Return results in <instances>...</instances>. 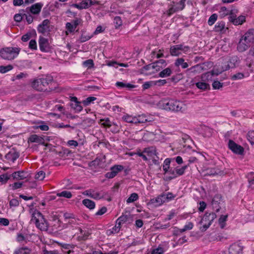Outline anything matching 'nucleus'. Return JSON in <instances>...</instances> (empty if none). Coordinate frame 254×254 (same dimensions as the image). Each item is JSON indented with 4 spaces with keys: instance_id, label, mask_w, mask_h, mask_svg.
I'll use <instances>...</instances> for the list:
<instances>
[{
    "instance_id": "f03ea898",
    "label": "nucleus",
    "mask_w": 254,
    "mask_h": 254,
    "mask_svg": "<svg viewBox=\"0 0 254 254\" xmlns=\"http://www.w3.org/2000/svg\"><path fill=\"white\" fill-rule=\"evenodd\" d=\"M162 106L166 110L174 112L184 113L187 111V106L184 103L173 99L165 100Z\"/></svg>"
},
{
    "instance_id": "13d9d810",
    "label": "nucleus",
    "mask_w": 254,
    "mask_h": 254,
    "mask_svg": "<svg viewBox=\"0 0 254 254\" xmlns=\"http://www.w3.org/2000/svg\"><path fill=\"white\" fill-rule=\"evenodd\" d=\"M102 161L101 159L98 157H97L96 158V159L94 160H93L92 161L90 162L89 163V166L90 167H92V166H99L101 163V162Z\"/></svg>"
},
{
    "instance_id": "e433bc0d",
    "label": "nucleus",
    "mask_w": 254,
    "mask_h": 254,
    "mask_svg": "<svg viewBox=\"0 0 254 254\" xmlns=\"http://www.w3.org/2000/svg\"><path fill=\"white\" fill-rule=\"evenodd\" d=\"M228 218V215H221L219 218L218 222L221 228L223 229L226 225V221Z\"/></svg>"
},
{
    "instance_id": "e2e57ef3",
    "label": "nucleus",
    "mask_w": 254,
    "mask_h": 254,
    "mask_svg": "<svg viewBox=\"0 0 254 254\" xmlns=\"http://www.w3.org/2000/svg\"><path fill=\"white\" fill-rule=\"evenodd\" d=\"M164 252V249L162 247L159 246L157 248L152 251L151 254H163Z\"/></svg>"
},
{
    "instance_id": "473e14b6",
    "label": "nucleus",
    "mask_w": 254,
    "mask_h": 254,
    "mask_svg": "<svg viewBox=\"0 0 254 254\" xmlns=\"http://www.w3.org/2000/svg\"><path fill=\"white\" fill-rule=\"evenodd\" d=\"M81 104V102L79 101H78V103H72L70 104V107L75 111V112L79 113L83 110V107Z\"/></svg>"
},
{
    "instance_id": "864d4df0",
    "label": "nucleus",
    "mask_w": 254,
    "mask_h": 254,
    "mask_svg": "<svg viewBox=\"0 0 254 254\" xmlns=\"http://www.w3.org/2000/svg\"><path fill=\"white\" fill-rule=\"evenodd\" d=\"M212 87L214 90L219 89L223 86V83L218 80H215L212 83Z\"/></svg>"
},
{
    "instance_id": "6e6d98bb",
    "label": "nucleus",
    "mask_w": 254,
    "mask_h": 254,
    "mask_svg": "<svg viewBox=\"0 0 254 254\" xmlns=\"http://www.w3.org/2000/svg\"><path fill=\"white\" fill-rule=\"evenodd\" d=\"M124 167L122 165H114L111 168L110 170H112V171L115 172L116 175L120 172L123 170Z\"/></svg>"
},
{
    "instance_id": "f704fd0d",
    "label": "nucleus",
    "mask_w": 254,
    "mask_h": 254,
    "mask_svg": "<svg viewBox=\"0 0 254 254\" xmlns=\"http://www.w3.org/2000/svg\"><path fill=\"white\" fill-rule=\"evenodd\" d=\"M209 176L221 175L223 174V171L220 170L217 168L210 169L207 173Z\"/></svg>"
},
{
    "instance_id": "cd10ccee",
    "label": "nucleus",
    "mask_w": 254,
    "mask_h": 254,
    "mask_svg": "<svg viewBox=\"0 0 254 254\" xmlns=\"http://www.w3.org/2000/svg\"><path fill=\"white\" fill-rule=\"evenodd\" d=\"M175 65L176 66H179L181 65L183 68H186L189 66L187 63L185 62V60L183 58H178L175 62Z\"/></svg>"
},
{
    "instance_id": "774afa93",
    "label": "nucleus",
    "mask_w": 254,
    "mask_h": 254,
    "mask_svg": "<svg viewBox=\"0 0 254 254\" xmlns=\"http://www.w3.org/2000/svg\"><path fill=\"white\" fill-rule=\"evenodd\" d=\"M23 17L24 16H23L21 14L17 13L14 15L13 18L15 21L20 22L22 21Z\"/></svg>"
},
{
    "instance_id": "58836bf2",
    "label": "nucleus",
    "mask_w": 254,
    "mask_h": 254,
    "mask_svg": "<svg viewBox=\"0 0 254 254\" xmlns=\"http://www.w3.org/2000/svg\"><path fill=\"white\" fill-rule=\"evenodd\" d=\"M138 199V195L136 193H132L127 200V203L133 202Z\"/></svg>"
},
{
    "instance_id": "a211bd4d",
    "label": "nucleus",
    "mask_w": 254,
    "mask_h": 254,
    "mask_svg": "<svg viewBox=\"0 0 254 254\" xmlns=\"http://www.w3.org/2000/svg\"><path fill=\"white\" fill-rule=\"evenodd\" d=\"M242 37L252 44L254 42V29H249Z\"/></svg>"
},
{
    "instance_id": "72a5a7b5",
    "label": "nucleus",
    "mask_w": 254,
    "mask_h": 254,
    "mask_svg": "<svg viewBox=\"0 0 254 254\" xmlns=\"http://www.w3.org/2000/svg\"><path fill=\"white\" fill-rule=\"evenodd\" d=\"M169 174L171 175L169 176H166L164 180L166 181H170L178 177L176 173H175V169L174 170L170 169L169 171Z\"/></svg>"
},
{
    "instance_id": "c756f323",
    "label": "nucleus",
    "mask_w": 254,
    "mask_h": 254,
    "mask_svg": "<svg viewBox=\"0 0 254 254\" xmlns=\"http://www.w3.org/2000/svg\"><path fill=\"white\" fill-rule=\"evenodd\" d=\"M160 195L158 196L155 198H153L150 200V204H153L155 206H160L163 203V200L161 199Z\"/></svg>"
},
{
    "instance_id": "052dcab7",
    "label": "nucleus",
    "mask_w": 254,
    "mask_h": 254,
    "mask_svg": "<svg viewBox=\"0 0 254 254\" xmlns=\"http://www.w3.org/2000/svg\"><path fill=\"white\" fill-rule=\"evenodd\" d=\"M170 226V223H167L165 224H161L160 223H156V229L157 230L159 229H165Z\"/></svg>"
},
{
    "instance_id": "4be33fe9",
    "label": "nucleus",
    "mask_w": 254,
    "mask_h": 254,
    "mask_svg": "<svg viewBox=\"0 0 254 254\" xmlns=\"http://www.w3.org/2000/svg\"><path fill=\"white\" fill-rule=\"evenodd\" d=\"M195 85L197 88L202 91H206L210 89V85L206 81H203L201 80L200 81L195 83Z\"/></svg>"
},
{
    "instance_id": "de8ad7c7",
    "label": "nucleus",
    "mask_w": 254,
    "mask_h": 254,
    "mask_svg": "<svg viewBox=\"0 0 254 254\" xmlns=\"http://www.w3.org/2000/svg\"><path fill=\"white\" fill-rule=\"evenodd\" d=\"M245 77L244 74L242 72H238L231 76V79L232 80H237L243 79Z\"/></svg>"
},
{
    "instance_id": "09e8293b",
    "label": "nucleus",
    "mask_w": 254,
    "mask_h": 254,
    "mask_svg": "<svg viewBox=\"0 0 254 254\" xmlns=\"http://www.w3.org/2000/svg\"><path fill=\"white\" fill-rule=\"evenodd\" d=\"M204 64H196L194 66H193L192 67H191L190 68H189L188 70H190L192 72H193V71H198V70H199L200 69H204Z\"/></svg>"
},
{
    "instance_id": "412c9836",
    "label": "nucleus",
    "mask_w": 254,
    "mask_h": 254,
    "mask_svg": "<svg viewBox=\"0 0 254 254\" xmlns=\"http://www.w3.org/2000/svg\"><path fill=\"white\" fill-rule=\"evenodd\" d=\"M181 46L180 45H176L174 46H171L170 48V54L172 56H179L182 53L181 52Z\"/></svg>"
},
{
    "instance_id": "c85d7f7f",
    "label": "nucleus",
    "mask_w": 254,
    "mask_h": 254,
    "mask_svg": "<svg viewBox=\"0 0 254 254\" xmlns=\"http://www.w3.org/2000/svg\"><path fill=\"white\" fill-rule=\"evenodd\" d=\"M193 227V224L192 222H188L186 225H185L183 228L182 229H178L176 228L174 232H184L187 230H190L192 229Z\"/></svg>"
},
{
    "instance_id": "f257e3e1",
    "label": "nucleus",
    "mask_w": 254,
    "mask_h": 254,
    "mask_svg": "<svg viewBox=\"0 0 254 254\" xmlns=\"http://www.w3.org/2000/svg\"><path fill=\"white\" fill-rule=\"evenodd\" d=\"M238 10L236 9H228L225 6H222L219 11V15L221 18H223L229 15V21L235 25H242L246 21L245 16L240 15L237 17L236 13Z\"/></svg>"
},
{
    "instance_id": "8fccbe9b",
    "label": "nucleus",
    "mask_w": 254,
    "mask_h": 254,
    "mask_svg": "<svg viewBox=\"0 0 254 254\" xmlns=\"http://www.w3.org/2000/svg\"><path fill=\"white\" fill-rule=\"evenodd\" d=\"M83 65L84 67H87L88 68H90L94 66L93 61L91 59L86 60L85 61L83 62Z\"/></svg>"
},
{
    "instance_id": "9b49d317",
    "label": "nucleus",
    "mask_w": 254,
    "mask_h": 254,
    "mask_svg": "<svg viewBox=\"0 0 254 254\" xmlns=\"http://www.w3.org/2000/svg\"><path fill=\"white\" fill-rule=\"evenodd\" d=\"M39 48L41 52H48L49 50V43L48 39L42 36L39 37Z\"/></svg>"
},
{
    "instance_id": "bb28decb",
    "label": "nucleus",
    "mask_w": 254,
    "mask_h": 254,
    "mask_svg": "<svg viewBox=\"0 0 254 254\" xmlns=\"http://www.w3.org/2000/svg\"><path fill=\"white\" fill-rule=\"evenodd\" d=\"M83 204L90 209H93L95 207V202L89 199H84L82 200Z\"/></svg>"
},
{
    "instance_id": "9d476101",
    "label": "nucleus",
    "mask_w": 254,
    "mask_h": 254,
    "mask_svg": "<svg viewBox=\"0 0 254 254\" xmlns=\"http://www.w3.org/2000/svg\"><path fill=\"white\" fill-rule=\"evenodd\" d=\"M244 247L241 243L236 242L230 245L229 248V254H242Z\"/></svg>"
},
{
    "instance_id": "680f3d73",
    "label": "nucleus",
    "mask_w": 254,
    "mask_h": 254,
    "mask_svg": "<svg viewBox=\"0 0 254 254\" xmlns=\"http://www.w3.org/2000/svg\"><path fill=\"white\" fill-rule=\"evenodd\" d=\"M23 182H17L12 184V185H10V186L12 187L13 190H15L21 188L23 185Z\"/></svg>"
},
{
    "instance_id": "6ab92c4d",
    "label": "nucleus",
    "mask_w": 254,
    "mask_h": 254,
    "mask_svg": "<svg viewBox=\"0 0 254 254\" xmlns=\"http://www.w3.org/2000/svg\"><path fill=\"white\" fill-rule=\"evenodd\" d=\"M19 153L15 150L12 149L5 155V158L7 160H10L12 162H14V161L19 157Z\"/></svg>"
},
{
    "instance_id": "2eb2a0df",
    "label": "nucleus",
    "mask_w": 254,
    "mask_h": 254,
    "mask_svg": "<svg viewBox=\"0 0 254 254\" xmlns=\"http://www.w3.org/2000/svg\"><path fill=\"white\" fill-rule=\"evenodd\" d=\"M40 78L43 91H46L47 89V86L53 81V78L50 75H45Z\"/></svg>"
},
{
    "instance_id": "7c9ffc66",
    "label": "nucleus",
    "mask_w": 254,
    "mask_h": 254,
    "mask_svg": "<svg viewBox=\"0 0 254 254\" xmlns=\"http://www.w3.org/2000/svg\"><path fill=\"white\" fill-rule=\"evenodd\" d=\"M143 152L146 153L148 156H152L154 155H156V150L155 147L153 146L145 148L143 149Z\"/></svg>"
},
{
    "instance_id": "49530a36",
    "label": "nucleus",
    "mask_w": 254,
    "mask_h": 254,
    "mask_svg": "<svg viewBox=\"0 0 254 254\" xmlns=\"http://www.w3.org/2000/svg\"><path fill=\"white\" fill-rule=\"evenodd\" d=\"M20 63V66L24 68H29L31 66L32 62L28 60L22 61Z\"/></svg>"
},
{
    "instance_id": "0e129e2a",
    "label": "nucleus",
    "mask_w": 254,
    "mask_h": 254,
    "mask_svg": "<svg viewBox=\"0 0 254 254\" xmlns=\"http://www.w3.org/2000/svg\"><path fill=\"white\" fill-rule=\"evenodd\" d=\"M77 224V220L74 216V217H73V218H71L70 220H69L68 222L65 224V225H66L65 227H67L68 225H71V226H73V225H75Z\"/></svg>"
},
{
    "instance_id": "ddd939ff",
    "label": "nucleus",
    "mask_w": 254,
    "mask_h": 254,
    "mask_svg": "<svg viewBox=\"0 0 254 254\" xmlns=\"http://www.w3.org/2000/svg\"><path fill=\"white\" fill-rule=\"evenodd\" d=\"M251 45V43L241 37L237 45V50L240 52H244L246 51Z\"/></svg>"
},
{
    "instance_id": "5fc2aeb1",
    "label": "nucleus",
    "mask_w": 254,
    "mask_h": 254,
    "mask_svg": "<svg viewBox=\"0 0 254 254\" xmlns=\"http://www.w3.org/2000/svg\"><path fill=\"white\" fill-rule=\"evenodd\" d=\"M45 177V173L43 171L37 172L35 175V179L40 181H42Z\"/></svg>"
},
{
    "instance_id": "dca6fc26",
    "label": "nucleus",
    "mask_w": 254,
    "mask_h": 254,
    "mask_svg": "<svg viewBox=\"0 0 254 254\" xmlns=\"http://www.w3.org/2000/svg\"><path fill=\"white\" fill-rule=\"evenodd\" d=\"M29 141L31 142H36L45 146L50 145L49 144L45 143V139L42 137L39 136L37 134H32L29 138Z\"/></svg>"
},
{
    "instance_id": "69168bd1",
    "label": "nucleus",
    "mask_w": 254,
    "mask_h": 254,
    "mask_svg": "<svg viewBox=\"0 0 254 254\" xmlns=\"http://www.w3.org/2000/svg\"><path fill=\"white\" fill-rule=\"evenodd\" d=\"M29 48L32 50H37V43L35 40H30L29 44Z\"/></svg>"
},
{
    "instance_id": "a18cd8bd",
    "label": "nucleus",
    "mask_w": 254,
    "mask_h": 254,
    "mask_svg": "<svg viewBox=\"0 0 254 254\" xmlns=\"http://www.w3.org/2000/svg\"><path fill=\"white\" fill-rule=\"evenodd\" d=\"M102 122H104L101 123V125L102 126H103L104 127H110L112 126V123L110 121L109 118H107L104 119H101L100 123H101Z\"/></svg>"
},
{
    "instance_id": "b1692460",
    "label": "nucleus",
    "mask_w": 254,
    "mask_h": 254,
    "mask_svg": "<svg viewBox=\"0 0 254 254\" xmlns=\"http://www.w3.org/2000/svg\"><path fill=\"white\" fill-rule=\"evenodd\" d=\"M115 85L120 88H127L128 89L130 90L131 89L134 88L136 87V85L131 84L129 83H125L121 81H118L116 83Z\"/></svg>"
},
{
    "instance_id": "c03bdc74",
    "label": "nucleus",
    "mask_w": 254,
    "mask_h": 254,
    "mask_svg": "<svg viewBox=\"0 0 254 254\" xmlns=\"http://www.w3.org/2000/svg\"><path fill=\"white\" fill-rule=\"evenodd\" d=\"M10 175H8L7 173L0 175V182L1 184H5L8 180L10 179Z\"/></svg>"
},
{
    "instance_id": "a19ab883",
    "label": "nucleus",
    "mask_w": 254,
    "mask_h": 254,
    "mask_svg": "<svg viewBox=\"0 0 254 254\" xmlns=\"http://www.w3.org/2000/svg\"><path fill=\"white\" fill-rule=\"evenodd\" d=\"M14 254H29V249L27 247L21 248L14 251Z\"/></svg>"
},
{
    "instance_id": "bf43d9fd",
    "label": "nucleus",
    "mask_w": 254,
    "mask_h": 254,
    "mask_svg": "<svg viewBox=\"0 0 254 254\" xmlns=\"http://www.w3.org/2000/svg\"><path fill=\"white\" fill-rule=\"evenodd\" d=\"M114 22L115 24L116 28H118L122 25V20L120 17L116 16L114 19Z\"/></svg>"
},
{
    "instance_id": "4d7b16f0",
    "label": "nucleus",
    "mask_w": 254,
    "mask_h": 254,
    "mask_svg": "<svg viewBox=\"0 0 254 254\" xmlns=\"http://www.w3.org/2000/svg\"><path fill=\"white\" fill-rule=\"evenodd\" d=\"M137 117L139 124H143L149 122L147 117L145 115H138Z\"/></svg>"
},
{
    "instance_id": "f3484780",
    "label": "nucleus",
    "mask_w": 254,
    "mask_h": 254,
    "mask_svg": "<svg viewBox=\"0 0 254 254\" xmlns=\"http://www.w3.org/2000/svg\"><path fill=\"white\" fill-rule=\"evenodd\" d=\"M219 73H220L219 71L217 73H215L214 69H213L210 71L202 74L201 76V79L202 81H206L207 83V82L212 80L214 75H218Z\"/></svg>"
},
{
    "instance_id": "0eeeda50",
    "label": "nucleus",
    "mask_w": 254,
    "mask_h": 254,
    "mask_svg": "<svg viewBox=\"0 0 254 254\" xmlns=\"http://www.w3.org/2000/svg\"><path fill=\"white\" fill-rule=\"evenodd\" d=\"M211 205L214 210L216 212L219 211L222 206L224 205V201L220 194H216L212 199Z\"/></svg>"
},
{
    "instance_id": "5701e85b",
    "label": "nucleus",
    "mask_w": 254,
    "mask_h": 254,
    "mask_svg": "<svg viewBox=\"0 0 254 254\" xmlns=\"http://www.w3.org/2000/svg\"><path fill=\"white\" fill-rule=\"evenodd\" d=\"M31 86L32 88L38 91H43V88H42L41 84L40 77L34 79L31 83Z\"/></svg>"
},
{
    "instance_id": "4c0bfd02",
    "label": "nucleus",
    "mask_w": 254,
    "mask_h": 254,
    "mask_svg": "<svg viewBox=\"0 0 254 254\" xmlns=\"http://www.w3.org/2000/svg\"><path fill=\"white\" fill-rule=\"evenodd\" d=\"M13 68V66L11 64H8L6 66L0 65V72L1 73H5L11 70Z\"/></svg>"
},
{
    "instance_id": "338daca9",
    "label": "nucleus",
    "mask_w": 254,
    "mask_h": 254,
    "mask_svg": "<svg viewBox=\"0 0 254 254\" xmlns=\"http://www.w3.org/2000/svg\"><path fill=\"white\" fill-rule=\"evenodd\" d=\"M19 204V201L15 198H13L9 201V206L10 207L18 206Z\"/></svg>"
},
{
    "instance_id": "f8f14e48",
    "label": "nucleus",
    "mask_w": 254,
    "mask_h": 254,
    "mask_svg": "<svg viewBox=\"0 0 254 254\" xmlns=\"http://www.w3.org/2000/svg\"><path fill=\"white\" fill-rule=\"evenodd\" d=\"M43 6L42 3H36L31 6L27 7L26 11H29L31 13L37 15L40 12Z\"/></svg>"
},
{
    "instance_id": "aec40b11",
    "label": "nucleus",
    "mask_w": 254,
    "mask_h": 254,
    "mask_svg": "<svg viewBox=\"0 0 254 254\" xmlns=\"http://www.w3.org/2000/svg\"><path fill=\"white\" fill-rule=\"evenodd\" d=\"M228 28L225 26V22L223 21H219L217 22L214 28V30L217 32H225Z\"/></svg>"
},
{
    "instance_id": "603ef678",
    "label": "nucleus",
    "mask_w": 254,
    "mask_h": 254,
    "mask_svg": "<svg viewBox=\"0 0 254 254\" xmlns=\"http://www.w3.org/2000/svg\"><path fill=\"white\" fill-rule=\"evenodd\" d=\"M129 214H123L120 217H119L117 219L118 221L122 223L123 224L125 223L129 218Z\"/></svg>"
},
{
    "instance_id": "2f4dec72",
    "label": "nucleus",
    "mask_w": 254,
    "mask_h": 254,
    "mask_svg": "<svg viewBox=\"0 0 254 254\" xmlns=\"http://www.w3.org/2000/svg\"><path fill=\"white\" fill-rule=\"evenodd\" d=\"M172 69L170 67H167L163 70H162L161 72L159 73V77H166L169 76L172 74Z\"/></svg>"
},
{
    "instance_id": "7ed1b4c3",
    "label": "nucleus",
    "mask_w": 254,
    "mask_h": 254,
    "mask_svg": "<svg viewBox=\"0 0 254 254\" xmlns=\"http://www.w3.org/2000/svg\"><path fill=\"white\" fill-rule=\"evenodd\" d=\"M31 221H34L37 228L41 231H46L48 229L49 223L44 215L39 211L35 210L32 215Z\"/></svg>"
},
{
    "instance_id": "4468645a",
    "label": "nucleus",
    "mask_w": 254,
    "mask_h": 254,
    "mask_svg": "<svg viewBox=\"0 0 254 254\" xmlns=\"http://www.w3.org/2000/svg\"><path fill=\"white\" fill-rule=\"evenodd\" d=\"M216 218V215L214 212L208 213L206 212L200 221V223H203L204 222L207 223H210V225H211L212 222Z\"/></svg>"
},
{
    "instance_id": "393cba45",
    "label": "nucleus",
    "mask_w": 254,
    "mask_h": 254,
    "mask_svg": "<svg viewBox=\"0 0 254 254\" xmlns=\"http://www.w3.org/2000/svg\"><path fill=\"white\" fill-rule=\"evenodd\" d=\"M184 8V7H182V5H178L177 4L176 5H172L168 9V14L171 15L177 11L183 10Z\"/></svg>"
},
{
    "instance_id": "79ce46f5",
    "label": "nucleus",
    "mask_w": 254,
    "mask_h": 254,
    "mask_svg": "<svg viewBox=\"0 0 254 254\" xmlns=\"http://www.w3.org/2000/svg\"><path fill=\"white\" fill-rule=\"evenodd\" d=\"M187 167V165L184 166L181 168L177 167L175 168V173H176L178 176H182L184 174L185 171Z\"/></svg>"
},
{
    "instance_id": "20e7f679",
    "label": "nucleus",
    "mask_w": 254,
    "mask_h": 254,
    "mask_svg": "<svg viewBox=\"0 0 254 254\" xmlns=\"http://www.w3.org/2000/svg\"><path fill=\"white\" fill-rule=\"evenodd\" d=\"M240 58L237 56H233L223 60L221 65L219 73L229 70L230 68H234L237 67L240 63Z\"/></svg>"
},
{
    "instance_id": "3c124183",
    "label": "nucleus",
    "mask_w": 254,
    "mask_h": 254,
    "mask_svg": "<svg viewBox=\"0 0 254 254\" xmlns=\"http://www.w3.org/2000/svg\"><path fill=\"white\" fill-rule=\"evenodd\" d=\"M96 98L95 97H89L87 98L85 100L82 101V103L84 106H88L91 102L96 100Z\"/></svg>"
},
{
    "instance_id": "c9c22d12",
    "label": "nucleus",
    "mask_w": 254,
    "mask_h": 254,
    "mask_svg": "<svg viewBox=\"0 0 254 254\" xmlns=\"http://www.w3.org/2000/svg\"><path fill=\"white\" fill-rule=\"evenodd\" d=\"M106 194V193L103 191L94 192L93 191L92 195L91 196V198L95 199H100L103 198Z\"/></svg>"
},
{
    "instance_id": "6e6552de",
    "label": "nucleus",
    "mask_w": 254,
    "mask_h": 254,
    "mask_svg": "<svg viewBox=\"0 0 254 254\" xmlns=\"http://www.w3.org/2000/svg\"><path fill=\"white\" fill-rule=\"evenodd\" d=\"M228 148L234 153L242 155L244 154V148L241 145L237 144L232 140H229L228 142Z\"/></svg>"
},
{
    "instance_id": "39448f33",
    "label": "nucleus",
    "mask_w": 254,
    "mask_h": 254,
    "mask_svg": "<svg viewBox=\"0 0 254 254\" xmlns=\"http://www.w3.org/2000/svg\"><path fill=\"white\" fill-rule=\"evenodd\" d=\"M20 52V49L16 47H6L0 51V56L4 60H12L15 58Z\"/></svg>"
},
{
    "instance_id": "a878e982",
    "label": "nucleus",
    "mask_w": 254,
    "mask_h": 254,
    "mask_svg": "<svg viewBox=\"0 0 254 254\" xmlns=\"http://www.w3.org/2000/svg\"><path fill=\"white\" fill-rule=\"evenodd\" d=\"M71 6L76 7L79 9L88 8V1L82 0L79 3H73L71 5Z\"/></svg>"
},
{
    "instance_id": "423d86ee",
    "label": "nucleus",
    "mask_w": 254,
    "mask_h": 254,
    "mask_svg": "<svg viewBox=\"0 0 254 254\" xmlns=\"http://www.w3.org/2000/svg\"><path fill=\"white\" fill-rule=\"evenodd\" d=\"M49 19H45L37 27L38 33L42 34L44 36H48L51 31V26Z\"/></svg>"
},
{
    "instance_id": "ea45409f",
    "label": "nucleus",
    "mask_w": 254,
    "mask_h": 254,
    "mask_svg": "<svg viewBox=\"0 0 254 254\" xmlns=\"http://www.w3.org/2000/svg\"><path fill=\"white\" fill-rule=\"evenodd\" d=\"M57 196L60 197H64L67 198H70L72 197V194L70 191L64 190L57 193Z\"/></svg>"
},
{
    "instance_id": "37998d69",
    "label": "nucleus",
    "mask_w": 254,
    "mask_h": 254,
    "mask_svg": "<svg viewBox=\"0 0 254 254\" xmlns=\"http://www.w3.org/2000/svg\"><path fill=\"white\" fill-rule=\"evenodd\" d=\"M218 18V15L216 13L212 14L209 18L208 24L211 26L216 22Z\"/></svg>"
},
{
    "instance_id": "1a4fd4ad",
    "label": "nucleus",
    "mask_w": 254,
    "mask_h": 254,
    "mask_svg": "<svg viewBox=\"0 0 254 254\" xmlns=\"http://www.w3.org/2000/svg\"><path fill=\"white\" fill-rule=\"evenodd\" d=\"M10 176L12 177L13 180L19 181L26 179V181H27L30 177V174L27 171H19L14 172L11 174Z\"/></svg>"
}]
</instances>
